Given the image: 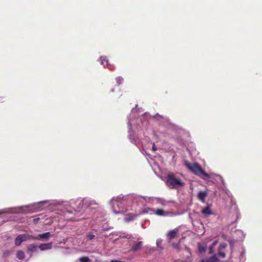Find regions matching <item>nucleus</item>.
<instances>
[{
    "instance_id": "f257e3e1",
    "label": "nucleus",
    "mask_w": 262,
    "mask_h": 262,
    "mask_svg": "<svg viewBox=\"0 0 262 262\" xmlns=\"http://www.w3.org/2000/svg\"><path fill=\"white\" fill-rule=\"evenodd\" d=\"M185 166L194 174L199 176H203L205 179H209L210 176L201 167V166L197 163H190L188 161L184 162Z\"/></svg>"
},
{
    "instance_id": "f03ea898",
    "label": "nucleus",
    "mask_w": 262,
    "mask_h": 262,
    "mask_svg": "<svg viewBox=\"0 0 262 262\" xmlns=\"http://www.w3.org/2000/svg\"><path fill=\"white\" fill-rule=\"evenodd\" d=\"M167 181V183L173 188H177L184 185V183L173 173H169L168 174Z\"/></svg>"
},
{
    "instance_id": "7ed1b4c3",
    "label": "nucleus",
    "mask_w": 262,
    "mask_h": 262,
    "mask_svg": "<svg viewBox=\"0 0 262 262\" xmlns=\"http://www.w3.org/2000/svg\"><path fill=\"white\" fill-rule=\"evenodd\" d=\"M34 236L28 234H22L18 235L15 239V244L16 246H20L22 242L33 239Z\"/></svg>"
},
{
    "instance_id": "20e7f679",
    "label": "nucleus",
    "mask_w": 262,
    "mask_h": 262,
    "mask_svg": "<svg viewBox=\"0 0 262 262\" xmlns=\"http://www.w3.org/2000/svg\"><path fill=\"white\" fill-rule=\"evenodd\" d=\"M51 236V234L50 232H46L42 234H39L37 235L36 236H34L33 239L36 240H40V241H44L48 240L49 237Z\"/></svg>"
},
{
    "instance_id": "39448f33",
    "label": "nucleus",
    "mask_w": 262,
    "mask_h": 262,
    "mask_svg": "<svg viewBox=\"0 0 262 262\" xmlns=\"http://www.w3.org/2000/svg\"><path fill=\"white\" fill-rule=\"evenodd\" d=\"M179 230L178 228H175L172 230L169 231L166 235L167 239L171 241V239L176 237L178 235Z\"/></svg>"
},
{
    "instance_id": "423d86ee",
    "label": "nucleus",
    "mask_w": 262,
    "mask_h": 262,
    "mask_svg": "<svg viewBox=\"0 0 262 262\" xmlns=\"http://www.w3.org/2000/svg\"><path fill=\"white\" fill-rule=\"evenodd\" d=\"M121 205V203L119 202H115L113 203V210L115 213L120 214L124 213V211L122 209H120V208L117 209L115 207V206H116L118 207H119L120 205Z\"/></svg>"
},
{
    "instance_id": "0eeeda50",
    "label": "nucleus",
    "mask_w": 262,
    "mask_h": 262,
    "mask_svg": "<svg viewBox=\"0 0 262 262\" xmlns=\"http://www.w3.org/2000/svg\"><path fill=\"white\" fill-rule=\"evenodd\" d=\"M52 246L53 243L51 242L47 244H41L39 245L38 248L40 250L45 251L51 249L52 248Z\"/></svg>"
},
{
    "instance_id": "6e6552de",
    "label": "nucleus",
    "mask_w": 262,
    "mask_h": 262,
    "mask_svg": "<svg viewBox=\"0 0 262 262\" xmlns=\"http://www.w3.org/2000/svg\"><path fill=\"white\" fill-rule=\"evenodd\" d=\"M142 242H138L135 243L132 247L130 250L133 252H136L141 249L142 247Z\"/></svg>"
},
{
    "instance_id": "1a4fd4ad",
    "label": "nucleus",
    "mask_w": 262,
    "mask_h": 262,
    "mask_svg": "<svg viewBox=\"0 0 262 262\" xmlns=\"http://www.w3.org/2000/svg\"><path fill=\"white\" fill-rule=\"evenodd\" d=\"M155 213L159 216H167L169 215V212L168 211H165L162 209H157L155 210Z\"/></svg>"
},
{
    "instance_id": "9d476101",
    "label": "nucleus",
    "mask_w": 262,
    "mask_h": 262,
    "mask_svg": "<svg viewBox=\"0 0 262 262\" xmlns=\"http://www.w3.org/2000/svg\"><path fill=\"white\" fill-rule=\"evenodd\" d=\"M138 215V214L134 213L127 214L125 218V221L127 222H129L133 221Z\"/></svg>"
},
{
    "instance_id": "9b49d317",
    "label": "nucleus",
    "mask_w": 262,
    "mask_h": 262,
    "mask_svg": "<svg viewBox=\"0 0 262 262\" xmlns=\"http://www.w3.org/2000/svg\"><path fill=\"white\" fill-rule=\"evenodd\" d=\"M207 194L206 191H200L198 193V199L203 203L205 202V199L206 197Z\"/></svg>"
},
{
    "instance_id": "f8f14e48",
    "label": "nucleus",
    "mask_w": 262,
    "mask_h": 262,
    "mask_svg": "<svg viewBox=\"0 0 262 262\" xmlns=\"http://www.w3.org/2000/svg\"><path fill=\"white\" fill-rule=\"evenodd\" d=\"M37 251V246L35 244H31L27 248V252L32 254Z\"/></svg>"
},
{
    "instance_id": "ddd939ff",
    "label": "nucleus",
    "mask_w": 262,
    "mask_h": 262,
    "mask_svg": "<svg viewBox=\"0 0 262 262\" xmlns=\"http://www.w3.org/2000/svg\"><path fill=\"white\" fill-rule=\"evenodd\" d=\"M201 262H219V260L215 256H212L209 258L202 259Z\"/></svg>"
},
{
    "instance_id": "4468645a",
    "label": "nucleus",
    "mask_w": 262,
    "mask_h": 262,
    "mask_svg": "<svg viewBox=\"0 0 262 262\" xmlns=\"http://www.w3.org/2000/svg\"><path fill=\"white\" fill-rule=\"evenodd\" d=\"M202 212L204 214L210 215L212 214V212L209 206H207L202 210Z\"/></svg>"
},
{
    "instance_id": "2eb2a0df",
    "label": "nucleus",
    "mask_w": 262,
    "mask_h": 262,
    "mask_svg": "<svg viewBox=\"0 0 262 262\" xmlns=\"http://www.w3.org/2000/svg\"><path fill=\"white\" fill-rule=\"evenodd\" d=\"M16 257L19 259H23L25 258L24 252L22 251H18L16 253Z\"/></svg>"
},
{
    "instance_id": "dca6fc26",
    "label": "nucleus",
    "mask_w": 262,
    "mask_h": 262,
    "mask_svg": "<svg viewBox=\"0 0 262 262\" xmlns=\"http://www.w3.org/2000/svg\"><path fill=\"white\" fill-rule=\"evenodd\" d=\"M100 61H101L100 62H101V64H104V62H105L106 64L108 67V68L111 69V68L109 67V64H108V60L106 59L105 57H101L100 58Z\"/></svg>"
},
{
    "instance_id": "f3484780",
    "label": "nucleus",
    "mask_w": 262,
    "mask_h": 262,
    "mask_svg": "<svg viewBox=\"0 0 262 262\" xmlns=\"http://www.w3.org/2000/svg\"><path fill=\"white\" fill-rule=\"evenodd\" d=\"M91 259L87 256H82L79 258L80 262H90Z\"/></svg>"
},
{
    "instance_id": "a211bd4d",
    "label": "nucleus",
    "mask_w": 262,
    "mask_h": 262,
    "mask_svg": "<svg viewBox=\"0 0 262 262\" xmlns=\"http://www.w3.org/2000/svg\"><path fill=\"white\" fill-rule=\"evenodd\" d=\"M116 80L118 84H121L123 81V79L121 77H117Z\"/></svg>"
},
{
    "instance_id": "6ab92c4d",
    "label": "nucleus",
    "mask_w": 262,
    "mask_h": 262,
    "mask_svg": "<svg viewBox=\"0 0 262 262\" xmlns=\"http://www.w3.org/2000/svg\"><path fill=\"white\" fill-rule=\"evenodd\" d=\"M95 237V235L93 234L89 233L87 235V238L89 240H92Z\"/></svg>"
},
{
    "instance_id": "aec40b11",
    "label": "nucleus",
    "mask_w": 262,
    "mask_h": 262,
    "mask_svg": "<svg viewBox=\"0 0 262 262\" xmlns=\"http://www.w3.org/2000/svg\"><path fill=\"white\" fill-rule=\"evenodd\" d=\"M227 247L226 244H221L220 245V247L219 248V250H222L223 249H225Z\"/></svg>"
},
{
    "instance_id": "412c9836",
    "label": "nucleus",
    "mask_w": 262,
    "mask_h": 262,
    "mask_svg": "<svg viewBox=\"0 0 262 262\" xmlns=\"http://www.w3.org/2000/svg\"><path fill=\"white\" fill-rule=\"evenodd\" d=\"M219 254L222 257H225L226 256L225 253L224 252H222L221 250H219Z\"/></svg>"
},
{
    "instance_id": "4be33fe9",
    "label": "nucleus",
    "mask_w": 262,
    "mask_h": 262,
    "mask_svg": "<svg viewBox=\"0 0 262 262\" xmlns=\"http://www.w3.org/2000/svg\"><path fill=\"white\" fill-rule=\"evenodd\" d=\"M205 248H204V247H202L201 246L199 247V251L200 252L202 253V252H204L205 251Z\"/></svg>"
},
{
    "instance_id": "5701e85b",
    "label": "nucleus",
    "mask_w": 262,
    "mask_h": 262,
    "mask_svg": "<svg viewBox=\"0 0 262 262\" xmlns=\"http://www.w3.org/2000/svg\"><path fill=\"white\" fill-rule=\"evenodd\" d=\"M152 149L153 151H155L157 150V148L156 147V145L155 144V143H152Z\"/></svg>"
},
{
    "instance_id": "b1692460",
    "label": "nucleus",
    "mask_w": 262,
    "mask_h": 262,
    "mask_svg": "<svg viewBox=\"0 0 262 262\" xmlns=\"http://www.w3.org/2000/svg\"><path fill=\"white\" fill-rule=\"evenodd\" d=\"M5 101V97L3 96H0V102H4Z\"/></svg>"
},
{
    "instance_id": "393cba45",
    "label": "nucleus",
    "mask_w": 262,
    "mask_h": 262,
    "mask_svg": "<svg viewBox=\"0 0 262 262\" xmlns=\"http://www.w3.org/2000/svg\"><path fill=\"white\" fill-rule=\"evenodd\" d=\"M111 262H125V261L116 260V259H111Z\"/></svg>"
},
{
    "instance_id": "a878e982",
    "label": "nucleus",
    "mask_w": 262,
    "mask_h": 262,
    "mask_svg": "<svg viewBox=\"0 0 262 262\" xmlns=\"http://www.w3.org/2000/svg\"><path fill=\"white\" fill-rule=\"evenodd\" d=\"M39 220V219L38 218H36V219H34L33 220V222L34 223V224H37L38 223V221Z\"/></svg>"
},
{
    "instance_id": "bb28decb",
    "label": "nucleus",
    "mask_w": 262,
    "mask_h": 262,
    "mask_svg": "<svg viewBox=\"0 0 262 262\" xmlns=\"http://www.w3.org/2000/svg\"><path fill=\"white\" fill-rule=\"evenodd\" d=\"M9 254V252L7 251H5L4 253V255L5 256H6L7 255H8Z\"/></svg>"
},
{
    "instance_id": "cd10ccee",
    "label": "nucleus",
    "mask_w": 262,
    "mask_h": 262,
    "mask_svg": "<svg viewBox=\"0 0 262 262\" xmlns=\"http://www.w3.org/2000/svg\"><path fill=\"white\" fill-rule=\"evenodd\" d=\"M217 243V241H214V242H213V245H212V247H213V246H215Z\"/></svg>"
},
{
    "instance_id": "c85d7f7f",
    "label": "nucleus",
    "mask_w": 262,
    "mask_h": 262,
    "mask_svg": "<svg viewBox=\"0 0 262 262\" xmlns=\"http://www.w3.org/2000/svg\"><path fill=\"white\" fill-rule=\"evenodd\" d=\"M147 211H146V210H143V211H142V213H147Z\"/></svg>"
},
{
    "instance_id": "c756f323",
    "label": "nucleus",
    "mask_w": 262,
    "mask_h": 262,
    "mask_svg": "<svg viewBox=\"0 0 262 262\" xmlns=\"http://www.w3.org/2000/svg\"><path fill=\"white\" fill-rule=\"evenodd\" d=\"M191 254L190 253V258L191 257Z\"/></svg>"
}]
</instances>
